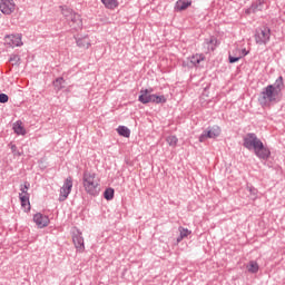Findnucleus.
Wrapping results in <instances>:
<instances>
[{"instance_id": "f8f14e48", "label": "nucleus", "mask_w": 285, "mask_h": 285, "mask_svg": "<svg viewBox=\"0 0 285 285\" xmlns=\"http://www.w3.org/2000/svg\"><path fill=\"white\" fill-rule=\"evenodd\" d=\"M17 9L14 0H0V12L6 16L12 14Z\"/></svg>"}, {"instance_id": "7ed1b4c3", "label": "nucleus", "mask_w": 285, "mask_h": 285, "mask_svg": "<svg viewBox=\"0 0 285 285\" xmlns=\"http://www.w3.org/2000/svg\"><path fill=\"white\" fill-rule=\"evenodd\" d=\"M99 177L92 170L86 169L82 174V186L87 195L97 197L99 195Z\"/></svg>"}, {"instance_id": "2f4dec72", "label": "nucleus", "mask_w": 285, "mask_h": 285, "mask_svg": "<svg viewBox=\"0 0 285 285\" xmlns=\"http://www.w3.org/2000/svg\"><path fill=\"white\" fill-rule=\"evenodd\" d=\"M10 98L6 94H0V104H8Z\"/></svg>"}, {"instance_id": "393cba45", "label": "nucleus", "mask_w": 285, "mask_h": 285, "mask_svg": "<svg viewBox=\"0 0 285 285\" xmlns=\"http://www.w3.org/2000/svg\"><path fill=\"white\" fill-rule=\"evenodd\" d=\"M63 83H66L63 77H59L53 81V86L57 90H63Z\"/></svg>"}, {"instance_id": "6ab92c4d", "label": "nucleus", "mask_w": 285, "mask_h": 285, "mask_svg": "<svg viewBox=\"0 0 285 285\" xmlns=\"http://www.w3.org/2000/svg\"><path fill=\"white\" fill-rule=\"evenodd\" d=\"M13 132H16V135H26V128H23V122L21 120L13 124Z\"/></svg>"}, {"instance_id": "b1692460", "label": "nucleus", "mask_w": 285, "mask_h": 285, "mask_svg": "<svg viewBox=\"0 0 285 285\" xmlns=\"http://www.w3.org/2000/svg\"><path fill=\"white\" fill-rule=\"evenodd\" d=\"M101 3H104L105 8H108V10H115L118 6L117 0H101Z\"/></svg>"}, {"instance_id": "c756f323", "label": "nucleus", "mask_w": 285, "mask_h": 285, "mask_svg": "<svg viewBox=\"0 0 285 285\" xmlns=\"http://www.w3.org/2000/svg\"><path fill=\"white\" fill-rule=\"evenodd\" d=\"M166 101H168V99L166 98V96L164 95H156V100L155 104H166Z\"/></svg>"}, {"instance_id": "dca6fc26", "label": "nucleus", "mask_w": 285, "mask_h": 285, "mask_svg": "<svg viewBox=\"0 0 285 285\" xmlns=\"http://www.w3.org/2000/svg\"><path fill=\"white\" fill-rule=\"evenodd\" d=\"M193 6V1L190 0H177L175 4L176 12H184V10H188Z\"/></svg>"}, {"instance_id": "f3484780", "label": "nucleus", "mask_w": 285, "mask_h": 285, "mask_svg": "<svg viewBox=\"0 0 285 285\" xmlns=\"http://www.w3.org/2000/svg\"><path fill=\"white\" fill-rule=\"evenodd\" d=\"M178 232H179V236L176 239L177 244H180V242H184V239H186V237H188V235H191L193 233L191 230L185 227H179Z\"/></svg>"}, {"instance_id": "20e7f679", "label": "nucleus", "mask_w": 285, "mask_h": 285, "mask_svg": "<svg viewBox=\"0 0 285 285\" xmlns=\"http://www.w3.org/2000/svg\"><path fill=\"white\" fill-rule=\"evenodd\" d=\"M61 14L69 21L70 28L73 30H81L83 27V22L81 21V16L76 13L72 9L68 6H60Z\"/></svg>"}, {"instance_id": "39448f33", "label": "nucleus", "mask_w": 285, "mask_h": 285, "mask_svg": "<svg viewBox=\"0 0 285 285\" xmlns=\"http://www.w3.org/2000/svg\"><path fill=\"white\" fill-rule=\"evenodd\" d=\"M254 41L256 46H268L271 42V28L262 26L255 29Z\"/></svg>"}, {"instance_id": "a211bd4d", "label": "nucleus", "mask_w": 285, "mask_h": 285, "mask_svg": "<svg viewBox=\"0 0 285 285\" xmlns=\"http://www.w3.org/2000/svg\"><path fill=\"white\" fill-rule=\"evenodd\" d=\"M76 43L78 48H85L86 50H88V48H90V38L88 37L78 38L76 40Z\"/></svg>"}, {"instance_id": "1a4fd4ad", "label": "nucleus", "mask_w": 285, "mask_h": 285, "mask_svg": "<svg viewBox=\"0 0 285 285\" xmlns=\"http://www.w3.org/2000/svg\"><path fill=\"white\" fill-rule=\"evenodd\" d=\"M72 242L78 253H83V250H86V244L83 242V234L81 230L76 229L72 232Z\"/></svg>"}, {"instance_id": "72a5a7b5", "label": "nucleus", "mask_w": 285, "mask_h": 285, "mask_svg": "<svg viewBox=\"0 0 285 285\" xmlns=\"http://www.w3.org/2000/svg\"><path fill=\"white\" fill-rule=\"evenodd\" d=\"M246 55H248V51L246 49L242 50V57H246Z\"/></svg>"}, {"instance_id": "a878e982", "label": "nucleus", "mask_w": 285, "mask_h": 285, "mask_svg": "<svg viewBox=\"0 0 285 285\" xmlns=\"http://www.w3.org/2000/svg\"><path fill=\"white\" fill-rule=\"evenodd\" d=\"M166 141L169 146H173V148H175V146H177V142L179 141V139L177 138V136H168L166 138Z\"/></svg>"}, {"instance_id": "423d86ee", "label": "nucleus", "mask_w": 285, "mask_h": 285, "mask_svg": "<svg viewBox=\"0 0 285 285\" xmlns=\"http://www.w3.org/2000/svg\"><path fill=\"white\" fill-rule=\"evenodd\" d=\"M219 135H222V127L215 125V126L209 127L206 130H204L198 139H199L200 144H204V141H206V139H217V137H219Z\"/></svg>"}, {"instance_id": "aec40b11", "label": "nucleus", "mask_w": 285, "mask_h": 285, "mask_svg": "<svg viewBox=\"0 0 285 285\" xmlns=\"http://www.w3.org/2000/svg\"><path fill=\"white\" fill-rule=\"evenodd\" d=\"M117 132L118 135H120V137H126V138L130 137V129L126 126H119L117 128Z\"/></svg>"}, {"instance_id": "2eb2a0df", "label": "nucleus", "mask_w": 285, "mask_h": 285, "mask_svg": "<svg viewBox=\"0 0 285 285\" xmlns=\"http://www.w3.org/2000/svg\"><path fill=\"white\" fill-rule=\"evenodd\" d=\"M204 45L207 46L208 52H215L218 46V40L215 36H212L210 38L205 39Z\"/></svg>"}, {"instance_id": "0eeeda50", "label": "nucleus", "mask_w": 285, "mask_h": 285, "mask_svg": "<svg viewBox=\"0 0 285 285\" xmlns=\"http://www.w3.org/2000/svg\"><path fill=\"white\" fill-rule=\"evenodd\" d=\"M157 99V94H153V88L149 89H141L140 95L138 97V101L140 104H155Z\"/></svg>"}, {"instance_id": "cd10ccee", "label": "nucleus", "mask_w": 285, "mask_h": 285, "mask_svg": "<svg viewBox=\"0 0 285 285\" xmlns=\"http://www.w3.org/2000/svg\"><path fill=\"white\" fill-rule=\"evenodd\" d=\"M247 190L249 191L252 199L257 198V193H258L257 188H255L254 186H247Z\"/></svg>"}, {"instance_id": "4468645a", "label": "nucleus", "mask_w": 285, "mask_h": 285, "mask_svg": "<svg viewBox=\"0 0 285 285\" xmlns=\"http://www.w3.org/2000/svg\"><path fill=\"white\" fill-rule=\"evenodd\" d=\"M204 59H206V57H204V55L196 53L188 58L187 66H188V68H195V66H199V63H202V61H204Z\"/></svg>"}, {"instance_id": "412c9836", "label": "nucleus", "mask_w": 285, "mask_h": 285, "mask_svg": "<svg viewBox=\"0 0 285 285\" xmlns=\"http://www.w3.org/2000/svg\"><path fill=\"white\" fill-rule=\"evenodd\" d=\"M104 197L107 202H112V199H115V189L114 188H107L104 191Z\"/></svg>"}, {"instance_id": "9d476101", "label": "nucleus", "mask_w": 285, "mask_h": 285, "mask_svg": "<svg viewBox=\"0 0 285 285\" xmlns=\"http://www.w3.org/2000/svg\"><path fill=\"white\" fill-rule=\"evenodd\" d=\"M4 43L9 46V48H21V46H23L20 33L4 36Z\"/></svg>"}, {"instance_id": "f257e3e1", "label": "nucleus", "mask_w": 285, "mask_h": 285, "mask_svg": "<svg viewBox=\"0 0 285 285\" xmlns=\"http://www.w3.org/2000/svg\"><path fill=\"white\" fill-rule=\"evenodd\" d=\"M282 90H284V77L279 76L273 85L263 89L258 97V104L263 108L271 106V104H279Z\"/></svg>"}, {"instance_id": "4be33fe9", "label": "nucleus", "mask_w": 285, "mask_h": 285, "mask_svg": "<svg viewBox=\"0 0 285 285\" xmlns=\"http://www.w3.org/2000/svg\"><path fill=\"white\" fill-rule=\"evenodd\" d=\"M19 199L23 208H26V206H30V194H19Z\"/></svg>"}, {"instance_id": "f03ea898", "label": "nucleus", "mask_w": 285, "mask_h": 285, "mask_svg": "<svg viewBox=\"0 0 285 285\" xmlns=\"http://www.w3.org/2000/svg\"><path fill=\"white\" fill-rule=\"evenodd\" d=\"M243 146L247 150H254L258 159L267 160L271 157V149L264 146V142L257 138V134L248 132L243 138Z\"/></svg>"}, {"instance_id": "ddd939ff", "label": "nucleus", "mask_w": 285, "mask_h": 285, "mask_svg": "<svg viewBox=\"0 0 285 285\" xmlns=\"http://www.w3.org/2000/svg\"><path fill=\"white\" fill-rule=\"evenodd\" d=\"M33 222L38 226V228H46L50 224V218L47 215L37 213L33 216Z\"/></svg>"}, {"instance_id": "c85d7f7f", "label": "nucleus", "mask_w": 285, "mask_h": 285, "mask_svg": "<svg viewBox=\"0 0 285 285\" xmlns=\"http://www.w3.org/2000/svg\"><path fill=\"white\" fill-rule=\"evenodd\" d=\"M9 61L12 63V66H17V63L21 61V57L19 55H12Z\"/></svg>"}, {"instance_id": "6e6552de", "label": "nucleus", "mask_w": 285, "mask_h": 285, "mask_svg": "<svg viewBox=\"0 0 285 285\" xmlns=\"http://www.w3.org/2000/svg\"><path fill=\"white\" fill-rule=\"evenodd\" d=\"M70 193H72V176L65 179L63 185L60 188L59 202H66Z\"/></svg>"}, {"instance_id": "9b49d317", "label": "nucleus", "mask_w": 285, "mask_h": 285, "mask_svg": "<svg viewBox=\"0 0 285 285\" xmlns=\"http://www.w3.org/2000/svg\"><path fill=\"white\" fill-rule=\"evenodd\" d=\"M265 8H268V0H256L248 9L245 10V13L255 14V12H262Z\"/></svg>"}, {"instance_id": "473e14b6", "label": "nucleus", "mask_w": 285, "mask_h": 285, "mask_svg": "<svg viewBox=\"0 0 285 285\" xmlns=\"http://www.w3.org/2000/svg\"><path fill=\"white\" fill-rule=\"evenodd\" d=\"M239 59H242V56L233 57L229 55V63H237V61H239Z\"/></svg>"}, {"instance_id": "bb28decb", "label": "nucleus", "mask_w": 285, "mask_h": 285, "mask_svg": "<svg viewBox=\"0 0 285 285\" xmlns=\"http://www.w3.org/2000/svg\"><path fill=\"white\" fill-rule=\"evenodd\" d=\"M20 195H29L28 190H30V183L24 181V184L20 186Z\"/></svg>"}, {"instance_id": "7c9ffc66", "label": "nucleus", "mask_w": 285, "mask_h": 285, "mask_svg": "<svg viewBox=\"0 0 285 285\" xmlns=\"http://www.w3.org/2000/svg\"><path fill=\"white\" fill-rule=\"evenodd\" d=\"M11 153L13 157H21V151L17 148V145H11Z\"/></svg>"}, {"instance_id": "5701e85b", "label": "nucleus", "mask_w": 285, "mask_h": 285, "mask_svg": "<svg viewBox=\"0 0 285 285\" xmlns=\"http://www.w3.org/2000/svg\"><path fill=\"white\" fill-rule=\"evenodd\" d=\"M247 271L248 273H258L259 272V265L255 261H250L249 264L247 265Z\"/></svg>"}]
</instances>
